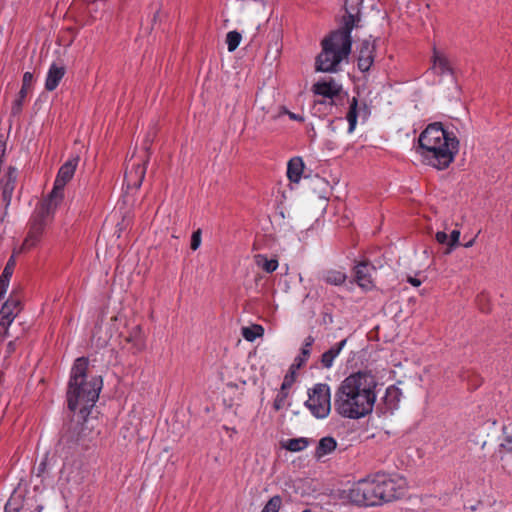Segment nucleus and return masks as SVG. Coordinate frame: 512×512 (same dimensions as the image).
Returning a JSON list of instances; mask_svg holds the SVG:
<instances>
[{
  "instance_id": "f257e3e1",
  "label": "nucleus",
  "mask_w": 512,
  "mask_h": 512,
  "mask_svg": "<svg viewBox=\"0 0 512 512\" xmlns=\"http://www.w3.org/2000/svg\"><path fill=\"white\" fill-rule=\"evenodd\" d=\"M362 0H345L342 26L332 31L321 41L322 50L315 60V69L319 72H337L340 63L347 59L352 47V30L360 21Z\"/></svg>"
},
{
  "instance_id": "f03ea898",
  "label": "nucleus",
  "mask_w": 512,
  "mask_h": 512,
  "mask_svg": "<svg viewBox=\"0 0 512 512\" xmlns=\"http://www.w3.org/2000/svg\"><path fill=\"white\" fill-rule=\"evenodd\" d=\"M377 381L369 372L359 371L339 385L334 400L336 412L345 418L359 419L372 412L376 401Z\"/></svg>"
},
{
  "instance_id": "7ed1b4c3",
  "label": "nucleus",
  "mask_w": 512,
  "mask_h": 512,
  "mask_svg": "<svg viewBox=\"0 0 512 512\" xmlns=\"http://www.w3.org/2000/svg\"><path fill=\"white\" fill-rule=\"evenodd\" d=\"M459 151V140L444 129L442 123L429 124L419 135L417 154L422 163L444 170L454 161Z\"/></svg>"
},
{
  "instance_id": "20e7f679",
  "label": "nucleus",
  "mask_w": 512,
  "mask_h": 512,
  "mask_svg": "<svg viewBox=\"0 0 512 512\" xmlns=\"http://www.w3.org/2000/svg\"><path fill=\"white\" fill-rule=\"evenodd\" d=\"M79 160V156L72 157L59 168L52 191L39 205L31 219L30 230L23 248L30 249L35 246L47 224L52 221L57 207L64 199V188L72 180Z\"/></svg>"
},
{
  "instance_id": "39448f33",
  "label": "nucleus",
  "mask_w": 512,
  "mask_h": 512,
  "mask_svg": "<svg viewBox=\"0 0 512 512\" xmlns=\"http://www.w3.org/2000/svg\"><path fill=\"white\" fill-rule=\"evenodd\" d=\"M88 363L85 357L75 360L67 391L69 409L75 411L79 408L82 414L88 413V409L97 401L102 388L101 377L94 376L87 380Z\"/></svg>"
},
{
  "instance_id": "423d86ee",
  "label": "nucleus",
  "mask_w": 512,
  "mask_h": 512,
  "mask_svg": "<svg viewBox=\"0 0 512 512\" xmlns=\"http://www.w3.org/2000/svg\"><path fill=\"white\" fill-rule=\"evenodd\" d=\"M305 406L318 419H325L331 411V391L326 383H317L308 390Z\"/></svg>"
},
{
  "instance_id": "0eeeda50",
  "label": "nucleus",
  "mask_w": 512,
  "mask_h": 512,
  "mask_svg": "<svg viewBox=\"0 0 512 512\" xmlns=\"http://www.w3.org/2000/svg\"><path fill=\"white\" fill-rule=\"evenodd\" d=\"M382 497L385 503L403 497L407 490V481L397 474L377 473Z\"/></svg>"
},
{
  "instance_id": "6e6552de",
  "label": "nucleus",
  "mask_w": 512,
  "mask_h": 512,
  "mask_svg": "<svg viewBox=\"0 0 512 512\" xmlns=\"http://www.w3.org/2000/svg\"><path fill=\"white\" fill-rule=\"evenodd\" d=\"M346 498L359 506H378V498L373 494L368 478L354 483L347 491Z\"/></svg>"
},
{
  "instance_id": "1a4fd4ad",
  "label": "nucleus",
  "mask_w": 512,
  "mask_h": 512,
  "mask_svg": "<svg viewBox=\"0 0 512 512\" xmlns=\"http://www.w3.org/2000/svg\"><path fill=\"white\" fill-rule=\"evenodd\" d=\"M147 162L148 159L134 160L133 156L130 158L125 173L127 188L138 189L141 186L146 174Z\"/></svg>"
},
{
  "instance_id": "9d476101",
  "label": "nucleus",
  "mask_w": 512,
  "mask_h": 512,
  "mask_svg": "<svg viewBox=\"0 0 512 512\" xmlns=\"http://www.w3.org/2000/svg\"><path fill=\"white\" fill-rule=\"evenodd\" d=\"M354 270L357 284L365 290L372 289L373 279L371 273L375 271V268L368 262H360L355 266Z\"/></svg>"
},
{
  "instance_id": "9b49d317",
  "label": "nucleus",
  "mask_w": 512,
  "mask_h": 512,
  "mask_svg": "<svg viewBox=\"0 0 512 512\" xmlns=\"http://www.w3.org/2000/svg\"><path fill=\"white\" fill-rule=\"evenodd\" d=\"M312 91L315 95L330 99L329 106H332L333 98L340 93L341 86L333 79L330 81H319L312 86Z\"/></svg>"
},
{
  "instance_id": "f8f14e48",
  "label": "nucleus",
  "mask_w": 512,
  "mask_h": 512,
  "mask_svg": "<svg viewBox=\"0 0 512 512\" xmlns=\"http://www.w3.org/2000/svg\"><path fill=\"white\" fill-rule=\"evenodd\" d=\"M431 69L438 75L453 73V69L447 57L440 53L435 47L433 48Z\"/></svg>"
},
{
  "instance_id": "ddd939ff",
  "label": "nucleus",
  "mask_w": 512,
  "mask_h": 512,
  "mask_svg": "<svg viewBox=\"0 0 512 512\" xmlns=\"http://www.w3.org/2000/svg\"><path fill=\"white\" fill-rule=\"evenodd\" d=\"M16 178H17L16 169L9 167L6 175L1 180L2 198H3V201L6 202L7 205L10 203L12 192L15 187Z\"/></svg>"
},
{
  "instance_id": "4468645a",
  "label": "nucleus",
  "mask_w": 512,
  "mask_h": 512,
  "mask_svg": "<svg viewBox=\"0 0 512 512\" xmlns=\"http://www.w3.org/2000/svg\"><path fill=\"white\" fill-rule=\"evenodd\" d=\"M347 339L333 345L330 349L325 351L321 356V364L324 368L330 369L334 365V360L339 356L342 349L346 346Z\"/></svg>"
},
{
  "instance_id": "2eb2a0df",
  "label": "nucleus",
  "mask_w": 512,
  "mask_h": 512,
  "mask_svg": "<svg viewBox=\"0 0 512 512\" xmlns=\"http://www.w3.org/2000/svg\"><path fill=\"white\" fill-rule=\"evenodd\" d=\"M65 75V67L52 64L46 78L45 88L48 91H53Z\"/></svg>"
},
{
  "instance_id": "dca6fc26",
  "label": "nucleus",
  "mask_w": 512,
  "mask_h": 512,
  "mask_svg": "<svg viewBox=\"0 0 512 512\" xmlns=\"http://www.w3.org/2000/svg\"><path fill=\"white\" fill-rule=\"evenodd\" d=\"M374 62L373 49L369 43H364L360 49L358 56V68L362 72H366L370 69Z\"/></svg>"
},
{
  "instance_id": "f3484780",
  "label": "nucleus",
  "mask_w": 512,
  "mask_h": 512,
  "mask_svg": "<svg viewBox=\"0 0 512 512\" xmlns=\"http://www.w3.org/2000/svg\"><path fill=\"white\" fill-rule=\"evenodd\" d=\"M125 341L132 345L135 352L142 351L145 348V338L141 326H134L125 337Z\"/></svg>"
},
{
  "instance_id": "a211bd4d",
  "label": "nucleus",
  "mask_w": 512,
  "mask_h": 512,
  "mask_svg": "<svg viewBox=\"0 0 512 512\" xmlns=\"http://www.w3.org/2000/svg\"><path fill=\"white\" fill-rule=\"evenodd\" d=\"M304 163L300 157L289 160L287 165V177L292 182H298L302 176Z\"/></svg>"
},
{
  "instance_id": "6ab92c4d",
  "label": "nucleus",
  "mask_w": 512,
  "mask_h": 512,
  "mask_svg": "<svg viewBox=\"0 0 512 512\" xmlns=\"http://www.w3.org/2000/svg\"><path fill=\"white\" fill-rule=\"evenodd\" d=\"M337 447V441L330 436L323 437L319 440V443L315 450V457L320 459L331 452H333Z\"/></svg>"
},
{
  "instance_id": "aec40b11",
  "label": "nucleus",
  "mask_w": 512,
  "mask_h": 512,
  "mask_svg": "<svg viewBox=\"0 0 512 512\" xmlns=\"http://www.w3.org/2000/svg\"><path fill=\"white\" fill-rule=\"evenodd\" d=\"M346 119L348 121V133L352 134L355 131L358 120V100L356 97H353L348 112L346 114Z\"/></svg>"
},
{
  "instance_id": "412c9836",
  "label": "nucleus",
  "mask_w": 512,
  "mask_h": 512,
  "mask_svg": "<svg viewBox=\"0 0 512 512\" xmlns=\"http://www.w3.org/2000/svg\"><path fill=\"white\" fill-rule=\"evenodd\" d=\"M346 274L341 270H328L324 273L323 279L331 285H342L346 281Z\"/></svg>"
},
{
  "instance_id": "4be33fe9",
  "label": "nucleus",
  "mask_w": 512,
  "mask_h": 512,
  "mask_svg": "<svg viewBox=\"0 0 512 512\" xmlns=\"http://www.w3.org/2000/svg\"><path fill=\"white\" fill-rule=\"evenodd\" d=\"M309 442L306 438H292L288 439L282 443L283 448L291 452H300L303 451Z\"/></svg>"
},
{
  "instance_id": "5701e85b",
  "label": "nucleus",
  "mask_w": 512,
  "mask_h": 512,
  "mask_svg": "<svg viewBox=\"0 0 512 512\" xmlns=\"http://www.w3.org/2000/svg\"><path fill=\"white\" fill-rule=\"evenodd\" d=\"M13 267H14L13 260H9V262L5 266L3 272L0 276V297H2L6 293L9 278L11 277L12 272H13Z\"/></svg>"
},
{
  "instance_id": "b1692460",
  "label": "nucleus",
  "mask_w": 512,
  "mask_h": 512,
  "mask_svg": "<svg viewBox=\"0 0 512 512\" xmlns=\"http://www.w3.org/2000/svg\"><path fill=\"white\" fill-rule=\"evenodd\" d=\"M278 260L276 258L268 259L264 255L258 254V267H261L266 273H272L278 268Z\"/></svg>"
},
{
  "instance_id": "393cba45",
  "label": "nucleus",
  "mask_w": 512,
  "mask_h": 512,
  "mask_svg": "<svg viewBox=\"0 0 512 512\" xmlns=\"http://www.w3.org/2000/svg\"><path fill=\"white\" fill-rule=\"evenodd\" d=\"M367 478L371 485L373 494H375V496L378 498V505L385 503L384 498L382 497L378 475L375 474L372 476H368Z\"/></svg>"
},
{
  "instance_id": "a878e982",
  "label": "nucleus",
  "mask_w": 512,
  "mask_h": 512,
  "mask_svg": "<svg viewBox=\"0 0 512 512\" xmlns=\"http://www.w3.org/2000/svg\"><path fill=\"white\" fill-rule=\"evenodd\" d=\"M241 34L237 31H230L226 35V44L229 52H233L241 41Z\"/></svg>"
},
{
  "instance_id": "bb28decb",
  "label": "nucleus",
  "mask_w": 512,
  "mask_h": 512,
  "mask_svg": "<svg viewBox=\"0 0 512 512\" xmlns=\"http://www.w3.org/2000/svg\"><path fill=\"white\" fill-rule=\"evenodd\" d=\"M282 505V499L280 496L272 497L267 504L264 506L261 512H278Z\"/></svg>"
},
{
  "instance_id": "cd10ccee",
  "label": "nucleus",
  "mask_w": 512,
  "mask_h": 512,
  "mask_svg": "<svg viewBox=\"0 0 512 512\" xmlns=\"http://www.w3.org/2000/svg\"><path fill=\"white\" fill-rule=\"evenodd\" d=\"M313 343H314L313 336L309 335L308 337H306L304 340L303 346L300 349L299 356L308 360L311 355V348H312Z\"/></svg>"
},
{
  "instance_id": "c85d7f7f",
  "label": "nucleus",
  "mask_w": 512,
  "mask_h": 512,
  "mask_svg": "<svg viewBox=\"0 0 512 512\" xmlns=\"http://www.w3.org/2000/svg\"><path fill=\"white\" fill-rule=\"evenodd\" d=\"M287 397H288V392L287 391H283V390H280L275 399H274V402H273V407L276 411H279L281 410L282 408L285 407L286 405V401H287Z\"/></svg>"
},
{
  "instance_id": "c756f323",
  "label": "nucleus",
  "mask_w": 512,
  "mask_h": 512,
  "mask_svg": "<svg viewBox=\"0 0 512 512\" xmlns=\"http://www.w3.org/2000/svg\"><path fill=\"white\" fill-rule=\"evenodd\" d=\"M32 82H33V74L31 72L24 73L23 80H22V88L20 90V96L26 97L28 90L31 87Z\"/></svg>"
},
{
  "instance_id": "7c9ffc66",
  "label": "nucleus",
  "mask_w": 512,
  "mask_h": 512,
  "mask_svg": "<svg viewBox=\"0 0 512 512\" xmlns=\"http://www.w3.org/2000/svg\"><path fill=\"white\" fill-rule=\"evenodd\" d=\"M295 379H296V372H295V370L289 369V372L284 377V380L282 382L280 390L288 392V390L291 388V386L295 382Z\"/></svg>"
},
{
  "instance_id": "2f4dec72",
  "label": "nucleus",
  "mask_w": 512,
  "mask_h": 512,
  "mask_svg": "<svg viewBox=\"0 0 512 512\" xmlns=\"http://www.w3.org/2000/svg\"><path fill=\"white\" fill-rule=\"evenodd\" d=\"M241 333L247 341L253 342L256 339V325L243 327Z\"/></svg>"
},
{
  "instance_id": "473e14b6",
  "label": "nucleus",
  "mask_w": 512,
  "mask_h": 512,
  "mask_svg": "<svg viewBox=\"0 0 512 512\" xmlns=\"http://www.w3.org/2000/svg\"><path fill=\"white\" fill-rule=\"evenodd\" d=\"M459 239H460V231L459 230H453L451 233H450V236H448V249L446 251V253H450L452 251V248L457 246L459 244Z\"/></svg>"
},
{
  "instance_id": "72a5a7b5",
  "label": "nucleus",
  "mask_w": 512,
  "mask_h": 512,
  "mask_svg": "<svg viewBox=\"0 0 512 512\" xmlns=\"http://www.w3.org/2000/svg\"><path fill=\"white\" fill-rule=\"evenodd\" d=\"M0 314L5 315V319H9L13 322L15 316L18 314V311H15L11 307V303H4L0 310Z\"/></svg>"
},
{
  "instance_id": "f704fd0d",
  "label": "nucleus",
  "mask_w": 512,
  "mask_h": 512,
  "mask_svg": "<svg viewBox=\"0 0 512 512\" xmlns=\"http://www.w3.org/2000/svg\"><path fill=\"white\" fill-rule=\"evenodd\" d=\"M201 234H202L201 229H197L192 234L191 249L194 251L197 250L201 244Z\"/></svg>"
},
{
  "instance_id": "c9c22d12",
  "label": "nucleus",
  "mask_w": 512,
  "mask_h": 512,
  "mask_svg": "<svg viewBox=\"0 0 512 512\" xmlns=\"http://www.w3.org/2000/svg\"><path fill=\"white\" fill-rule=\"evenodd\" d=\"M5 317V315L0 314V336H6L8 334V328L12 323L11 320L5 319Z\"/></svg>"
},
{
  "instance_id": "e433bc0d",
  "label": "nucleus",
  "mask_w": 512,
  "mask_h": 512,
  "mask_svg": "<svg viewBox=\"0 0 512 512\" xmlns=\"http://www.w3.org/2000/svg\"><path fill=\"white\" fill-rule=\"evenodd\" d=\"M307 360L305 358H302L301 356H297L295 359H294V362L293 364L291 365L290 369L291 370H295V372L300 369L302 366H304L306 364Z\"/></svg>"
},
{
  "instance_id": "4c0bfd02",
  "label": "nucleus",
  "mask_w": 512,
  "mask_h": 512,
  "mask_svg": "<svg viewBox=\"0 0 512 512\" xmlns=\"http://www.w3.org/2000/svg\"><path fill=\"white\" fill-rule=\"evenodd\" d=\"M435 238L438 243L440 244H447L448 245V235L443 231H438L435 235Z\"/></svg>"
},
{
  "instance_id": "58836bf2",
  "label": "nucleus",
  "mask_w": 512,
  "mask_h": 512,
  "mask_svg": "<svg viewBox=\"0 0 512 512\" xmlns=\"http://www.w3.org/2000/svg\"><path fill=\"white\" fill-rule=\"evenodd\" d=\"M24 98L25 97H22V96L19 95V98L17 100H15L14 105L12 107V112L14 114H17V113H19L21 111L22 102H23Z\"/></svg>"
},
{
  "instance_id": "ea45409f",
  "label": "nucleus",
  "mask_w": 512,
  "mask_h": 512,
  "mask_svg": "<svg viewBox=\"0 0 512 512\" xmlns=\"http://www.w3.org/2000/svg\"><path fill=\"white\" fill-rule=\"evenodd\" d=\"M285 113L289 116V118L291 120L298 121V122L304 121V117L300 114H295V113L287 111V110L285 111Z\"/></svg>"
},
{
  "instance_id": "a19ab883",
  "label": "nucleus",
  "mask_w": 512,
  "mask_h": 512,
  "mask_svg": "<svg viewBox=\"0 0 512 512\" xmlns=\"http://www.w3.org/2000/svg\"><path fill=\"white\" fill-rule=\"evenodd\" d=\"M5 303H11V307L13 310L18 311V312L20 311V307H19L20 302L18 299H9Z\"/></svg>"
},
{
  "instance_id": "79ce46f5",
  "label": "nucleus",
  "mask_w": 512,
  "mask_h": 512,
  "mask_svg": "<svg viewBox=\"0 0 512 512\" xmlns=\"http://www.w3.org/2000/svg\"><path fill=\"white\" fill-rule=\"evenodd\" d=\"M408 282L414 287H418L421 285V281L415 277H408Z\"/></svg>"
},
{
  "instance_id": "37998d69",
  "label": "nucleus",
  "mask_w": 512,
  "mask_h": 512,
  "mask_svg": "<svg viewBox=\"0 0 512 512\" xmlns=\"http://www.w3.org/2000/svg\"><path fill=\"white\" fill-rule=\"evenodd\" d=\"M242 382L244 384H246V383L255 384L256 383V377L254 375H251L249 377H245V378L242 379Z\"/></svg>"
},
{
  "instance_id": "c03bdc74",
  "label": "nucleus",
  "mask_w": 512,
  "mask_h": 512,
  "mask_svg": "<svg viewBox=\"0 0 512 512\" xmlns=\"http://www.w3.org/2000/svg\"><path fill=\"white\" fill-rule=\"evenodd\" d=\"M6 150V143L4 140L0 139V158H3Z\"/></svg>"
},
{
  "instance_id": "a18cd8bd",
  "label": "nucleus",
  "mask_w": 512,
  "mask_h": 512,
  "mask_svg": "<svg viewBox=\"0 0 512 512\" xmlns=\"http://www.w3.org/2000/svg\"><path fill=\"white\" fill-rule=\"evenodd\" d=\"M82 479H83V476H81V475L79 477L70 476V475L67 476L68 481L80 482Z\"/></svg>"
},
{
  "instance_id": "49530a36",
  "label": "nucleus",
  "mask_w": 512,
  "mask_h": 512,
  "mask_svg": "<svg viewBox=\"0 0 512 512\" xmlns=\"http://www.w3.org/2000/svg\"><path fill=\"white\" fill-rule=\"evenodd\" d=\"M7 349H8L9 353H12L15 350V342L14 341L9 342L7 345Z\"/></svg>"
},
{
  "instance_id": "de8ad7c7",
  "label": "nucleus",
  "mask_w": 512,
  "mask_h": 512,
  "mask_svg": "<svg viewBox=\"0 0 512 512\" xmlns=\"http://www.w3.org/2000/svg\"><path fill=\"white\" fill-rule=\"evenodd\" d=\"M507 446L510 450H512V436H509L505 439Z\"/></svg>"
},
{
  "instance_id": "09e8293b",
  "label": "nucleus",
  "mask_w": 512,
  "mask_h": 512,
  "mask_svg": "<svg viewBox=\"0 0 512 512\" xmlns=\"http://www.w3.org/2000/svg\"><path fill=\"white\" fill-rule=\"evenodd\" d=\"M5 512H16V509H13L11 508V503L8 502L5 506Z\"/></svg>"
},
{
  "instance_id": "8fccbe9b",
  "label": "nucleus",
  "mask_w": 512,
  "mask_h": 512,
  "mask_svg": "<svg viewBox=\"0 0 512 512\" xmlns=\"http://www.w3.org/2000/svg\"><path fill=\"white\" fill-rule=\"evenodd\" d=\"M264 334V328L258 324V338H261Z\"/></svg>"
},
{
  "instance_id": "3c124183",
  "label": "nucleus",
  "mask_w": 512,
  "mask_h": 512,
  "mask_svg": "<svg viewBox=\"0 0 512 512\" xmlns=\"http://www.w3.org/2000/svg\"><path fill=\"white\" fill-rule=\"evenodd\" d=\"M475 243V238L471 239L470 241H468L467 243L464 244V247L466 248H469V247H472Z\"/></svg>"
},
{
  "instance_id": "603ef678",
  "label": "nucleus",
  "mask_w": 512,
  "mask_h": 512,
  "mask_svg": "<svg viewBox=\"0 0 512 512\" xmlns=\"http://www.w3.org/2000/svg\"><path fill=\"white\" fill-rule=\"evenodd\" d=\"M327 103L325 101H315L314 102V108H316L317 106H322V105H326Z\"/></svg>"
},
{
  "instance_id": "864d4df0",
  "label": "nucleus",
  "mask_w": 512,
  "mask_h": 512,
  "mask_svg": "<svg viewBox=\"0 0 512 512\" xmlns=\"http://www.w3.org/2000/svg\"><path fill=\"white\" fill-rule=\"evenodd\" d=\"M480 385V380L476 378L475 383L473 384L474 388H477Z\"/></svg>"
},
{
  "instance_id": "5fc2aeb1",
  "label": "nucleus",
  "mask_w": 512,
  "mask_h": 512,
  "mask_svg": "<svg viewBox=\"0 0 512 512\" xmlns=\"http://www.w3.org/2000/svg\"><path fill=\"white\" fill-rule=\"evenodd\" d=\"M68 468H69L68 466H65L64 470H63V473H65Z\"/></svg>"
},
{
  "instance_id": "6e6d98bb",
  "label": "nucleus",
  "mask_w": 512,
  "mask_h": 512,
  "mask_svg": "<svg viewBox=\"0 0 512 512\" xmlns=\"http://www.w3.org/2000/svg\"><path fill=\"white\" fill-rule=\"evenodd\" d=\"M302 512H311V510L310 509H305Z\"/></svg>"
}]
</instances>
